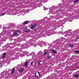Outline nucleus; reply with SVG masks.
<instances>
[{"label":"nucleus","mask_w":79,"mask_h":79,"mask_svg":"<svg viewBox=\"0 0 79 79\" xmlns=\"http://www.w3.org/2000/svg\"><path fill=\"white\" fill-rule=\"evenodd\" d=\"M29 23V21H25L23 23V25H26V24H27V23Z\"/></svg>","instance_id":"6"},{"label":"nucleus","mask_w":79,"mask_h":79,"mask_svg":"<svg viewBox=\"0 0 79 79\" xmlns=\"http://www.w3.org/2000/svg\"><path fill=\"white\" fill-rule=\"evenodd\" d=\"M30 30L29 29H27V27L26 28L25 30H24V31L25 32H29V31Z\"/></svg>","instance_id":"2"},{"label":"nucleus","mask_w":79,"mask_h":79,"mask_svg":"<svg viewBox=\"0 0 79 79\" xmlns=\"http://www.w3.org/2000/svg\"><path fill=\"white\" fill-rule=\"evenodd\" d=\"M38 64H39V65H41V64L40 63H38Z\"/></svg>","instance_id":"20"},{"label":"nucleus","mask_w":79,"mask_h":79,"mask_svg":"<svg viewBox=\"0 0 79 79\" xmlns=\"http://www.w3.org/2000/svg\"><path fill=\"white\" fill-rule=\"evenodd\" d=\"M27 64H28V62L26 61L25 64V66H27Z\"/></svg>","instance_id":"10"},{"label":"nucleus","mask_w":79,"mask_h":79,"mask_svg":"<svg viewBox=\"0 0 79 79\" xmlns=\"http://www.w3.org/2000/svg\"><path fill=\"white\" fill-rule=\"evenodd\" d=\"M4 15H5V14H2L1 15V16H4Z\"/></svg>","instance_id":"18"},{"label":"nucleus","mask_w":79,"mask_h":79,"mask_svg":"<svg viewBox=\"0 0 79 79\" xmlns=\"http://www.w3.org/2000/svg\"><path fill=\"white\" fill-rule=\"evenodd\" d=\"M15 71V69L14 68H13L11 70V72L10 73V74H12L13 73H14Z\"/></svg>","instance_id":"3"},{"label":"nucleus","mask_w":79,"mask_h":79,"mask_svg":"<svg viewBox=\"0 0 79 79\" xmlns=\"http://www.w3.org/2000/svg\"><path fill=\"white\" fill-rule=\"evenodd\" d=\"M50 57H48V60H49V59H50Z\"/></svg>","instance_id":"21"},{"label":"nucleus","mask_w":79,"mask_h":79,"mask_svg":"<svg viewBox=\"0 0 79 79\" xmlns=\"http://www.w3.org/2000/svg\"><path fill=\"white\" fill-rule=\"evenodd\" d=\"M33 63H34V62H33V61H32L31 63V65H33Z\"/></svg>","instance_id":"16"},{"label":"nucleus","mask_w":79,"mask_h":79,"mask_svg":"<svg viewBox=\"0 0 79 79\" xmlns=\"http://www.w3.org/2000/svg\"><path fill=\"white\" fill-rule=\"evenodd\" d=\"M74 52L77 53L79 52V51H75Z\"/></svg>","instance_id":"13"},{"label":"nucleus","mask_w":79,"mask_h":79,"mask_svg":"<svg viewBox=\"0 0 79 79\" xmlns=\"http://www.w3.org/2000/svg\"><path fill=\"white\" fill-rule=\"evenodd\" d=\"M35 26H36V25L35 24H32L31 25V29H35V27H36Z\"/></svg>","instance_id":"1"},{"label":"nucleus","mask_w":79,"mask_h":79,"mask_svg":"<svg viewBox=\"0 0 79 79\" xmlns=\"http://www.w3.org/2000/svg\"><path fill=\"white\" fill-rule=\"evenodd\" d=\"M24 71V69H21L19 71V73H21L22 72H23V71Z\"/></svg>","instance_id":"8"},{"label":"nucleus","mask_w":79,"mask_h":79,"mask_svg":"<svg viewBox=\"0 0 79 79\" xmlns=\"http://www.w3.org/2000/svg\"><path fill=\"white\" fill-rule=\"evenodd\" d=\"M74 46L73 45V44H71V45H69V46L70 47H73V46Z\"/></svg>","instance_id":"15"},{"label":"nucleus","mask_w":79,"mask_h":79,"mask_svg":"<svg viewBox=\"0 0 79 79\" xmlns=\"http://www.w3.org/2000/svg\"><path fill=\"white\" fill-rule=\"evenodd\" d=\"M43 53H44V54H43V52H42V56H45L46 55V54H48V52H44Z\"/></svg>","instance_id":"4"},{"label":"nucleus","mask_w":79,"mask_h":79,"mask_svg":"<svg viewBox=\"0 0 79 79\" xmlns=\"http://www.w3.org/2000/svg\"><path fill=\"white\" fill-rule=\"evenodd\" d=\"M6 53H3V56H2V59H4L5 57H6Z\"/></svg>","instance_id":"5"},{"label":"nucleus","mask_w":79,"mask_h":79,"mask_svg":"<svg viewBox=\"0 0 79 79\" xmlns=\"http://www.w3.org/2000/svg\"><path fill=\"white\" fill-rule=\"evenodd\" d=\"M38 74H39V76L40 77V73H39L38 72Z\"/></svg>","instance_id":"17"},{"label":"nucleus","mask_w":79,"mask_h":79,"mask_svg":"<svg viewBox=\"0 0 79 79\" xmlns=\"http://www.w3.org/2000/svg\"><path fill=\"white\" fill-rule=\"evenodd\" d=\"M52 53H55V54H57V52L56 51H53L52 52Z\"/></svg>","instance_id":"12"},{"label":"nucleus","mask_w":79,"mask_h":79,"mask_svg":"<svg viewBox=\"0 0 79 79\" xmlns=\"http://www.w3.org/2000/svg\"><path fill=\"white\" fill-rule=\"evenodd\" d=\"M36 73H35V77L36 78H38L39 77L37 76V75H36Z\"/></svg>","instance_id":"11"},{"label":"nucleus","mask_w":79,"mask_h":79,"mask_svg":"<svg viewBox=\"0 0 79 79\" xmlns=\"http://www.w3.org/2000/svg\"><path fill=\"white\" fill-rule=\"evenodd\" d=\"M74 77H76L77 78H79V75H75L74 76Z\"/></svg>","instance_id":"9"},{"label":"nucleus","mask_w":79,"mask_h":79,"mask_svg":"<svg viewBox=\"0 0 79 79\" xmlns=\"http://www.w3.org/2000/svg\"><path fill=\"white\" fill-rule=\"evenodd\" d=\"M18 31H16L13 34V35H14V36H16V35H18V33H17V32Z\"/></svg>","instance_id":"7"},{"label":"nucleus","mask_w":79,"mask_h":79,"mask_svg":"<svg viewBox=\"0 0 79 79\" xmlns=\"http://www.w3.org/2000/svg\"><path fill=\"white\" fill-rule=\"evenodd\" d=\"M79 0H75V1H74L73 2L74 3H76L78 1H79Z\"/></svg>","instance_id":"14"},{"label":"nucleus","mask_w":79,"mask_h":79,"mask_svg":"<svg viewBox=\"0 0 79 79\" xmlns=\"http://www.w3.org/2000/svg\"><path fill=\"white\" fill-rule=\"evenodd\" d=\"M51 51H55V50L51 49Z\"/></svg>","instance_id":"19"}]
</instances>
